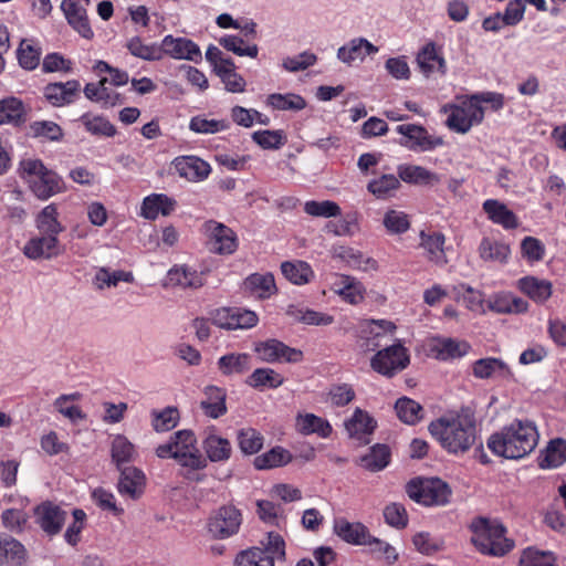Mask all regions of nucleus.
Wrapping results in <instances>:
<instances>
[{"label": "nucleus", "mask_w": 566, "mask_h": 566, "mask_svg": "<svg viewBox=\"0 0 566 566\" xmlns=\"http://www.w3.org/2000/svg\"><path fill=\"white\" fill-rule=\"evenodd\" d=\"M539 433L536 424L528 419H514L500 431L492 433L486 441L490 451L509 460L527 457L537 446Z\"/></svg>", "instance_id": "obj_1"}, {"label": "nucleus", "mask_w": 566, "mask_h": 566, "mask_svg": "<svg viewBox=\"0 0 566 566\" xmlns=\"http://www.w3.org/2000/svg\"><path fill=\"white\" fill-rule=\"evenodd\" d=\"M428 430L439 441L441 447L450 453L464 452L475 442L476 427L473 419L444 417L430 422Z\"/></svg>", "instance_id": "obj_2"}, {"label": "nucleus", "mask_w": 566, "mask_h": 566, "mask_svg": "<svg viewBox=\"0 0 566 566\" xmlns=\"http://www.w3.org/2000/svg\"><path fill=\"white\" fill-rule=\"evenodd\" d=\"M472 543L485 555L503 556L514 546L505 536L504 526L497 521L486 517H478L471 524Z\"/></svg>", "instance_id": "obj_3"}, {"label": "nucleus", "mask_w": 566, "mask_h": 566, "mask_svg": "<svg viewBox=\"0 0 566 566\" xmlns=\"http://www.w3.org/2000/svg\"><path fill=\"white\" fill-rule=\"evenodd\" d=\"M21 178L25 179L31 191L41 200H46L63 190V179L46 168L40 159H23L19 167Z\"/></svg>", "instance_id": "obj_4"}, {"label": "nucleus", "mask_w": 566, "mask_h": 566, "mask_svg": "<svg viewBox=\"0 0 566 566\" xmlns=\"http://www.w3.org/2000/svg\"><path fill=\"white\" fill-rule=\"evenodd\" d=\"M409 363L408 349L400 342L378 350L370 359L371 368L388 378L407 368Z\"/></svg>", "instance_id": "obj_5"}, {"label": "nucleus", "mask_w": 566, "mask_h": 566, "mask_svg": "<svg viewBox=\"0 0 566 566\" xmlns=\"http://www.w3.org/2000/svg\"><path fill=\"white\" fill-rule=\"evenodd\" d=\"M396 132L402 136L399 144L412 151H431L444 143L442 137L431 136L422 125L401 124Z\"/></svg>", "instance_id": "obj_6"}, {"label": "nucleus", "mask_w": 566, "mask_h": 566, "mask_svg": "<svg viewBox=\"0 0 566 566\" xmlns=\"http://www.w3.org/2000/svg\"><path fill=\"white\" fill-rule=\"evenodd\" d=\"M254 352L262 361L268 364H297L304 358L301 349L290 347L276 338L256 342L254 344Z\"/></svg>", "instance_id": "obj_7"}, {"label": "nucleus", "mask_w": 566, "mask_h": 566, "mask_svg": "<svg viewBox=\"0 0 566 566\" xmlns=\"http://www.w3.org/2000/svg\"><path fill=\"white\" fill-rule=\"evenodd\" d=\"M203 229L209 238V247L212 252L230 255L237 251L238 235L231 228L216 220H208L205 222Z\"/></svg>", "instance_id": "obj_8"}, {"label": "nucleus", "mask_w": 566, "mask_h": 566, "mask_svg": "<svg viewBox=\"0 0 566 566\" xmlns=\"http://www.w3.org/2000/svg\"><path fill=\"white\" fill-rule=\"evenodd\" d=\"M241 522L240 511L233 505H224L211 514L208 531L216 538H228L239 531Z\"/></svg>", "instance_id": "obj_9"}, {"label": "nucleus", "mask_w": 566, "mask_h": 566, "mask_svg": "<svg viewBox=\"0 0 566 566\" xmlns=\"http://www.w3.org/2000/svg\"><path fill=\"white\" fill-rule=\"evenodd\" d=\"M66 512L51 501H44L33 510V522L49 536L62 530Z\"/></svg>", "instance_id": "obj_10"}, {"label": "nucleus", "mask_w": 566, "mask_h": 566, "mask_svg": "<svg viewBox=\"0 0 566 566\" xmlns=\"http://www.w3.org/2000/svg\"><path fill=\"white\" fill-rule=\"evenodd\" d=\"M161 59L168 55L175 60H188L193 63L202 61L199 45L187 38H175L167 34L160 42Z\"/></svg>", "instance_id": "obj_11"}, {"label": "nucleus", "mask_w": 566, "mask_h": 566, "mask_svg": "<svg viewBox=\"0 0 566 566\" xmlns=\"http://www.w3.org/2000/svg\"><path fill=\"white\" fill-rule=\"evenodd\" d=\"M22 251L28 259L33 261L52 260L64 252V247L59 238L40 233V235L29 239Z\"/></svg>", "instance_id": "obj_12"}, {"label": "nucleus", "mask_w": 566, "mask_h": 566, "mask_svg": "<svg viewBox=\"0 0 566 566\" xmlns=\"http://www.w3.org/2000/svg\"><path fill=\"white\" fill-rule=\"evenodd\" d=\"M45 101L53 107L74 104L81 96V84L77 80L51 82L43 87Z\"/></svg>", "instance_id": "obj_13"}, {"label": "nucleus", "mask_w": 566, "mask_h": 566, "mask_svg": "<svg viewBox=\"0 0 566 566\" xmlns=\"http://www.w3.org/2000/svg\"><path fill=\"white\" fill-rule=\"evenodd\" d=\"M396 325L387 319H369L359 326V338L363 340L360 348L365 352L376 350L382 346V338L392 334Z\"/></svg>", "instance_id": "obj_14"}, {"label": "nucleus", "mask_w": 566, "mask_h": 566, "mask_svg": "<svg viewBox=\"0 0 566 566\" xmlns=\"http://www.w3.org/2000/svg\"><path fill=\"white\" fill-rule=\"evenodd\" d=\"M482 211L489 221L502 227L504 230H515L521 222L516 213L499 199H486L482 203Z\"/></svg>", "instance_id": "obj_15"}, {"label": "nucleus", "mask_w": 566, "mask_h": 566, "mask_svg": "<svg viewBox=\"0 0 566 566\" xmlns=\"http://www.w3.org/2000/svg\"><path fill=\"white\" fill-rule=\"evenodd\" d=\"M334 533L345 543L364 546L371 534L369 528L360 522H349L345 517H336L333 524Z\"/></svg>", "instance_id": "obj_16"}, {"label": "nucleus", "mask_w": 566, "mask_h": 566, "mask_svg": "<svg viewBox=\"0 0 566 566\" xmlns=\"http://www.w3.org/2000/svg\"><path fill=\"white\" fill-rule=\"evenodd\" d=\"M472 375L478 379H490L497 377L505 380L514 378L510 366L501 358L484 357L472 363Z\"/></svg>", "instance_id": "obj_17"}, {"label": "nucleus", "mask_w": 566, "mask_h": 566, "mask_svg": "<svg viewBox=\"0 0 566 566\" xmlns=\"http://www.w3.org/2000/svg\"><path fill=\"white\" fill-rule=\"evenodd\" d=\"M61 10L63 11L67 23L84 39L91 40L94 32L91 28L87 12L76 0H63L61 2Z\"/></svg>", "instance_id": "obj_18"}, {"label": "nucleus", "mask_w": 566, "mask_h": 566, "mask_svg": "<svg viewBox=\"0 0 566 566\" xmlns=\"http://www.w3.org/2000/svg\"><path fill=\"white\" fill-rule=\"evenodd\" d=\"M407 495H451L450 485L438 476H415L406 484Z\"/></svg>", "instance_id": "obj_19"}, {"label": "nucleus", "mask_w": 566, "mask_h": 566, "mask_svg": "<svg viewBox=\"0 0 566 566\" xmlns=\"http://www.w3.org/2000/svg\"><path fill=\"white\" fill-rule=\"evenodd\" d=\"M172 164L179 176L189 181H202L211 172L210 165L197 156H179Z\"/></svg>", "instance_id": "obj_20"}, {"label": "nucleus", "mask_w": 566, "mask_h": 566, "mask_svg": "<svg viewBox=\"0 0 566 566\" xmlns=\"http://www.w3.org/2000/svg\"><path fill=\"white\" fill-rule=\"evenodd\" d=\"M345 428L350 438L368 443L367 437L377 428V421L367 411L356 408L353 416L345 421Z\"/></svg>", "instance_id": "obj_21"}, {"label": "nucleus", "mask_w": 566, "mask_h": 566, "mask_svg": "<svg viewBox=\"0 0 566 566\" xmlns=\"http://www.w3.org/2000/svg\"><path fill=\"white\" fill-rule=\"evenodd\" d=\"M399 180L416 186H434L440 182V176L422 166L401 164L397 167Z\"/></svg>", "instance_id": "obj_22"}, {"label": "nucleus", "mask_w": 566, "mask_h": 566, "mask_svg": "<svg viewBox=\"0 0 566 566\" xmlns=\"http://www.w3.org/2000/svg\"><path fill=\"white\" fill-rule=\"evenodd\" d=\"M202 449L207 454V460L211 462H226L232 454L230 441L217 434L214 429L206 434L202 440Z\"/></svg>", "instance_id": "obj_23"}, {"label": "nucleus", "mask_w": 566, "mask_h": 566, "mask_svg": "<svg viewBox=\"0 0 566 566\" xmlns=\"http://www.w3.org/2000/svg\"><path fill=\"white\" fill-rule=\"evenodd\" d=\"M167 282L171 286L199 289L203 286L205 279L201 272H198L187 265H174L167 272Z\"/></svg>", "instance_id": "obj_24"}, {"label": "nucleus", "mask_w": 566, "mask_h": 566, "mask_svg": "<svg viewBox=\"0 0 566 566\" xmlns=\"http://www.w3.org/2000/svg\"><path fill=\"white\" fill-rule=\"evenodd\" d=\"M480 258L484 262L506 264L511 254L510 245L503 240L483 237L478 248Z\"/></svg>", "instance_id": "obj_25"}, {"label": "nucleus", "mask_w": 566, "mask_h": 566, "mask_svg": "<svg viewBox=\"0 0 566 566\" xmlns=\"http://www.w3.org/2000/svg\"><path fill=\"white\" fill-rule=\"evenodd\" d=\"M27 122V109L23 102L14 96L0 99V125L10 124L21 127Z\"/></svg>", "instance_id": "obj_26"}, {"label": "nucleus", "mask_w": 566, "mask_h": 566, "mask_svg": "<svg viewBox=\"0 0 566 566\" xmlns=\"http://www.w3.org/2000/svg\"><path fill=\"white\" fill-rule=\"evenodd\" d=\"M206 399L200 402V407L205 415L218 419L227 413V391L217 386H207L205 388Z\"/></svg>", "instance_id": "obj_27"}, {"label": "nucleus", "mask_w": 566, "mask_h": 566, "mask_svg": "<svg viewBox=\"0 0 566 566\" xmlns=\"http://www.w3.org/2000/svg\"><path fill=\"white\" fill-rule=\"evenodd\" d=\"M244 290L251 295L265 300L276 293L274 275L272 273H253L244 280Z\"/></svg>", "instance_id": "obj_28"}, {"label": "nucleus", "mask_w": 566, "mask_h": 566, "mask_svg": "<svg viewBox=\"0 0 566 566\" xmlns=\"http://www.w3.org/2000/svg\"><path fill=\"white\" fill-rule=\"evenodd\" d=\"M120 476L117 483L118 492L122 495H137L143 493L146 476L144 472L136 467L120 468Z\"/></svg>", "instance_id": "obj_29"}, {"label": "nucleus", "mask_w": 566, "mask_h": 566, "mask_svg": "<svg viewBox=\"0 0 566 566\" xmlns=\"http://www.w3.org/2000/svg\"><path fill=\"white\" fill-rule=\"evenodd\" d=\"M518 289L538 304L545 303L552 295V283L535 276H524L518 280Z\"/></svg>", "instance_id": "obj_30"}, {"label": "nucleus", "mask_w": 566, "mask_h": 566, "mask_svg": "<svg viewBox=\"0 0 566 566\" xmlns=\"http://www.w3.org/2000/svg\"><path fill=\"white\" fill-rule=\"evenodd\" d=\"M251 355L247 353H229L221 356L217 366L223 376L242 375L252 367Z\"/></svg>", "instance_id": "obj_31"}, {"label": "nucleus", "mask_w": 566, "mask_h": 566, "mask_svg": "<svg viewBox=\"0 0 566 566\" xmlns=\"http://www.w3.org/2000/svg\"><path fill=\"white\" fill-rule=\"evenodd\" d=\"M293 460V454L281 446H275L269 451L256 455L253 460V467L256 470H271L285 467Z\"/></svg>", "instance_id": "obj_32"}, {"label": "nucleus", "mask_w": 566, "mask_h": 566, "mask_svg": "<svg viewBox=\"0 0 566 566\" xmlns=\"http://www.w3.org/2000/svg\"><path fill=\"white\" fill-rule=\"evenodd\" d=\"M391 451L389 446L384 443H376L369 448V451L359 458L361 468L370 471L378 472L384 470L390 463Z\"/></svg>", "instance_id": "obj_33"}, {"label": "nucleus", "mask_w": 566, "mask_h": 566, "mask_svg": "<svg viewBox=\"0 0 566 566\" xmlns=\"http://www.w3.org/2000/svg\"><path fill=\"white\" fill-rule=\"evenodd\" d=\"M566 463V440L556 438L548 442L546 449L538 457L541 469L558 468Z\"/></svg>", "instance_id": "obj_34"}, {"label": "nucleus", "mask_w": 566, "mask_h": 566, "mask_svg": "<svg viewBox=\"0 0 566 566\" xmlns=\"http://www.w3.org/2000/svg\"><path fill=\"white\" fill-rule=\"evenodd\" d=\"M417 63L421 72L429 76L434 72V64H438V72L441 74L447 73V62L444 57L437 52L436 44L433 42L427 43L417 55Z\"/></svg>", "instance_id": "obj_35"}, {"label": "nucleus", "mask_w": 566, "mask_h": 566, "mask_svg": "<svg viewBox=\"0 0 566 566\" xmlns=\"http://www.w3.org/2000/svg\"><path fill=\"white\" fill-rule=\"evenodd\" d=\"M284 382V377L272 368H256L248 378L245 384L256 390L276 389Z\"/></svg>", "instance_id": "obj_36"}, {"label": "nucleus", "mask_w": 566, "mask_h": 566, "mask_svg": "<svg viewBox=\"0 0 566 566\" xmlns=\"http://www.w3.org/2000/svg\"><path fill=\"white\" fill-rule=\"evenodd\" d=\"M125 48L135 57L144 61L154 62L161 60L160 43L153 42L146 44L142 36L135 35L127 40Z\"/></svg>", "instance_id": "obj_37"}, {"label": "nucleus", "mask_w": 566, "mask_h": 566, "mask_svg": "<svg viewBox=\"0 0 566 566\" xmlns=\"http://www.w3.org/2000/svg\"><path fill=\"white\" fill-rule=\"evenodd\" d=\"M400 186L399 177L392 174H384L378 178L369 180L367 190L377 199L387 200L395 196Z\"/></svg>", "instance_id": "obj_38"}, {"label": "nucleus", "mask_w": 566, "mask_h": 566, "mask_svg": "<svg viewBox=\"0 0 566 566\" xmlns=\"http://www.w3.org/2000/svg\"><path fill=\"white\" fill-rule=\"evenodd\" d=\"M283 276L295 285H304L314 276L311 265L305 261H284L281 264Z\"/></svg>", "instance_id": "obj_39"}, {"label": "nucleus", "mask_w": 566, "mask_h": 566, "mask_svg": "<svg viewBox=\"0 0 566 566\" xmlns=\"http://www.w3.org/2000/svg\"><path fill=\"white\" fill-rule=\"evenodd\" d=\"M85 130L93 136L114 137L117 134L116 127L102 115H92L86 112L78 118Z\"/></svg>", "instance_id": "obj_40"}, {"label": "nucleus", "mask_w": 566, "mask_h": 566, "mask_svg": "<svg viewBox=\"0 0 566 566\" xmlns=\"http://www.w3.org/2000/svg\"><path fill=\"white\" fill-rule=\"evenodd\" d=\"M364 546L368 547V553L375 559L381 562L385 565H394L399 558V553L392 545L381 538L374 536L373 534L369 535V538Z\"/></svg>", "instance_id": "obj_41"}, {"label": "nucleus", "mask_w": 566, "mask_h": 566, "mask_svg": "<svg viewBox=\"0 0 566 566\" xmlns=\"http://www.w3.org/2000/svg\"><path fill=\"white\" fill-rule=\"evenodd\" d=\"M36 228L41 234H49L59 238L64 227L59 221V212L55 205L44 207L36 217Z\"/></svg>", "instance_id": "obj_42"}, {"label": "nucleus", "mask_w": 566, "mask_h": 566, "mask_svg": "<svg viewBox=\"0 0 566 566\" xmlns=\"http://www.w3.org/2000/svg\"><path fill=\"white\" fill-rule=\"evenodd\" d=\"M395 411L401 422L410 426L417 424L423 418L422 406L407 396L397 399Z\"/></svg>", "instance_id": "obj_43"}, {"label": "nucleus", "mask_w": 566, "mask_h": 566, "mask_svg": "<svg viewBox=\"0 0 566 566\" xmlns=\"http://www.w3.org/2000/svg\"><path fill=\"white\" fill-rule=\"evenodd\" d=\"M15 53L19 66L24 71H34L40 65L42 49L33 41L21 40Z\"/></svg>", "instance_id": "obj_44"}, {"label": "nucleus", "mask_w": 566, "mask_h": 566, "mask_svg": "<svg viewBox=\"0 0 566 566\" xmlns=\"http://www.w3.org/2000/svg\"><path fill=\"white\" fill-rule=\"evenodd\" d=\"M298 431L302 434L308 436L316 433L321 438H328L333 432L331 423L314 413H306L303 417H298L297 420Z\"/></svg>", "instance_id": "obj_45"}, {"label": "nucleus", "mask_w": 566, "mask_h": 566, "mask_svg": "<svg viewBox=\"0 0 566 566\" xmlns=\"http://www.w3.org/2000/svg\"><path fill=\"white\" fill-rule=\"evenodd\" d=\"M237 441L239 449L245 455L256 454L264 444L263 434L252 427L238 430Z\"/></svg>", "instance_id": "obj_46"}, {"label": "nucleus", "mask_w": 566, "mask_h": 566, "mask_svg": "<svg viewBox=\"0 0 566 566\" xmlns=\"http://www.w3.org/2000/svg\"><path fill=\"white\" fill-rule=\"evenodd\" d=\"M266 105L277 111L298 112L306 107V101L295 93H272L266 97Z\"/></svg>", "instance_id": "obj_47"}, {"label": "nucleus", "mask_w": 566, "mask_h": 566, "mask_svg": "<svg viewBox=\"0 0 566 566\" xmlns=\"http://www.w3.org/2000/svg\"><path fill=\"white\" fill-rule=\"evenodd\" d=\"M286 313L296 322L307 325L327 326L334 321L333 316L328 314H324L310 308H301L295 305H290Z\"/></svg>", "instance_id": "obj_48"}, {"label": "nucleus", "mask_w": 566, "mask_h": 566, "mask_svg": "<svg viewBox=\"0 0 566 566\" xmlns=\"http://www.w3.org/2000/svg\"><path fill=\"white\" fill-rule=\"evenodd\" d=\"M442 112L449 113L446 124L451 130L467 134L473 127L463 107H460L459 104H446L442 106Z\"/></svg>", "instance_id": "obj_49"}, {"label": "nucleus", "mask_w": 566, "mask_h": 566, "mask_svg": "<svg viewBox=\"0 0 566 566\" xmlns=\"http://www.w3.org/2000/svg\"><path fill=\"white\" fill-rule=\"evenodd\" d=\"M256 513L264 523L280 525L284 518V510L279 501L261 499L256 502Z\"/></svg>", "instance_id": "obj_50"}, {"label": "nucleus", "mask_w": 566, "mask_h": 566, "mask_svg": "<svg viewBox=\"0 0 566 566\" xmlns=\"http://www.w3.org/2000/svg\"><path fill=\"white\" fill-rule=\"evenodd\" d=\"M252 140L262 149L277 150L286 144L287 137L282 129H264L254 132L252 134Z\"/></svg>", "instance_id": "obj_51"}, {"label": "nucleus", "mask_w": 566, "mask_h": 566, "mask_svg": "<svg viewBox=\"0 0 566 566\" xmlns=\"http://www.w3.org/2000/svg\"><path fill=\"white\" fill-rule=\"evenodd\" d=\"M471 346L469 343L453 338L442 339L437 347V358L440 360H451L465 356Z\"/></svg>", "instance_id": "obj_52"}, {"label": "nucleus", "mask_w": 566, "mask_h": 566, "mask_svg": "<svg viewBox=\"0 0 566 566\" xmlns=\"http://www.w3.org/2000/svg\"><path fill=\"white\" fill-rule=\"evenodd\" d=\"M178 462L181 467L189 469L187 478L190 480H199V471L207 467V458H205L197 448L189 451H181Z\"/></svg>", "instance_id": "obj_53"}, {"label": "nucleus", "mask_w": 566, "mask_h": 566, "mask_svg": "<svg viewBox=\"0 0 566 566\" xmlns=\"http://www.w3.org/2000/svg\"><path fill=\"white\" fill-rule=\"evenodd\" d=\"M520 566H557L556 556L549 551L527 547L521 553Z\"/></svg>", "instance_id": "obj_54"}, {"label": "nucleus", "mask_w": 566, "mask_h": 566, "mask_svg": "<svg viewBox=\"0 0 566 566\" xmlns=\"http://www.w3.org/2000/svg\"><path fill=\"white\" fill-rule=\"evenodd\" d=\"M134 444L123 434H117L112 441L111 457L118 469L124 463L132 461L134 455Z\"/></svg>", "instance_id": "obj_55"}, {"label": "nucleus", "mask_w": 566, "mask_h": 566, "mask_svg": "<svg viewBox=\"0 0 566 566\" xmlns=\"http://www.w3.org/2000/svg\"><path fill=\"white\" fill-rule=\"evenodd\" d=\"M219 44L239 56H249L255 59L259 53L256 44L244 46V40L239 35L227 34L219 39Z\"/></svg>", "instance_id": "obj_56"}, {"label": "nucleus", "mask_w": 566, "mask_h": 566, "mask_svg": "<svg viewBox=\"0 0 566 566\" xmlns=\"http://www.w3.org/2000/svg\"><path fill=\"white\" fill-rule=\"evenodd\" d=\"M234 566H274V562L266 552L254 547L238 554Z\"/></svg>", "instance_id": "obj_57"}, {"label": "nucleus", "mask_w": 566, "mask_h": 566, "mask_svg": "<svg viewBox=\"0 0 566 566\" xmlns=\"http://www.w3.org/2000/svg\"><path fill=\"white\" fill-rule=\"evenodd\" d=\"M25 557V548L20 542L9 536L0 537V564L3 560L20 564Z\"/></svg>", "instance_id": "obj_58"}, {"label": "nucleus", "mask_w": 566, "mask_h": 566, "mask_svg": "<svg viewBox=\"0 0 566 566\" xmlns=\"http://www.w3.org/2000/svg\"><path fill=\"white\" fill-rule=\"evenodd\" d=\"M229 127L230 123L226 119H208L202 115L193 116L189 123V129L197 134H216Z\"/></svg>", "instance_id": "obj_59"}, {"label": "nucleus", "mask_w": 566, "mask_h": 566, "mask_svg": "<svg viewBox=\"0 0 566 566\" xmlns=\"http://www.w3.org/2000/svg\"><path fill=\"white\" fill-rule=\"evenodd\" d=\"M179 422V412L175 407H166L161 411H153V427L157 432L174 429Z\"/></svg>", "instance_id": "obj_60"}, {"label": "nucleus", "mask_w": 566, "mask_h": 566, "mask_svg": "<svg viewBox=\"0 0 566 566\" xmlns=\"http://www.w3.org/2000/svg\"><path fill=\"white\" fill-rule=\"evenodd\" d=\"M304 211L310 216L324 218H335L342 213L340 207L335 201L331 200L306 201L304 205Z\"/></svg>", "instance_id": "obj_61"}, {"label": "nucleus", "mask_w": 566, "mask_h": 566, "mask_svg": "<svg viewBox=\"0 0 566 566\" xmlns=\"http://www.w3.org/2000/svg\"><path fill=\"white\" fill-rule=\"evenodd\" d=\"M42 72L43 73H72L73 72V62L70 59H65L59 52L48 53L42 62Z\"/></svg>", "instance_id": "obj_62"}, {"label": "nucleus", "mask_w": 566, "mask_h": 566, "mask_svg": "<svg viewBox=\"0 0 566 566\" xmlns=\"http://www.w3.org/2000/svg\"><path fill=\"white\" fill-rule=\"evenodd\" d=\"M521 253L530 263L539 262L545 256V245L537 238L525 237L521 242Z\"/></svg>", "instance_id": "obj_63"}, {"label": "nucleus", "mask_w": 566, "mask_h": 566, "mask_svg": "<svg viewBox=\"0 0 566 566\" xmlns=\"http://www.w3.org/2000/svg\"><path fill=\"white\" fill-rule=\"evenodd\" d=\"M382 223L391 234H402L410 228L408 216L401 211L389 210L385 213Z\"/></svg>", "instance_id": "obj_64"}]
</instances>
